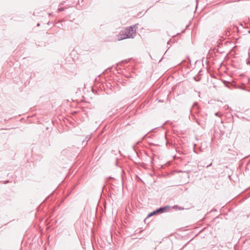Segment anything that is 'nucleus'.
<instances>
[{"instance_id":"nucleus-1","label":"nucleus","mask_w":250,"mask_h":250,"mask_svg":"<svg viewBox=\"0 0 250 250\" xmlns=\"http://www.w3.org/2000/svg\"><path fill=\"white\" fill-rule=\"evenodd\" d=\"M135 25L129 27L125 29V33H121L118 36L119 41L123 40L127 38H133L136 35V31L134 30Z\"/></svg>"},{"instance_id":"nucleus-3","label":"nucleus","mask_w":250,"mask_h":250,"mask_svg":"<svg viewBox=\"0 0 250 250\" xmlns=\"http://www.w3.org/2000/svg\"><path fill=\"white\" fill-rule=\"evenodd\" d=\"M155 214V212L153 211L152 212H151L149 214V215H148V217H150L153 215Z\"/></svg>"},{"instance_id":"nucleus-2","label":"nucleus","mask_w":250,"mask_h":250,"mask_svg":"<svg viewBox=\"0 0 250 250\" xmlns=\"http://www.w3.org/2000/svg\"><path fill=\"white\" fill-rule=\"evenodd\" d=\"M166 207L160 208H158V210L160 212H163L166 209Z\"/></svg>"},{"instance_id":"nucleus-4","label":"nucleus","mask_w":250,"mask_h":250,"mask_svg":"<svg viewBox=\"0 0 250 250\" xmlns=\"http://www.w3.org/2000/svg\"><path fill=\"white\" fill-rule=\"evenodd\" d=\"M154 212H155V214H156L157 213H159L160 212L158 209H156V210L154 211Z\"/></svg>"}]
</instances>
